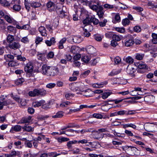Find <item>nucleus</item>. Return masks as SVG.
Here are the masks:
<instances>
[{
    "label": "nucleus",
    "mask_w": 157,
    "mask_h": 157,
    "mask_svg": "<svg viewBox=\"0 0 157 157\" xmlns=\"http://www.w3.org/2000/svg\"><path fill=\"white\" fill-rule=\"evenodd\" d=\"M121 148L123 151H126V150H127L128 154L129 155L131 156L135 155L136 151H139L138 149L136 147L131 146L125 145L122 146Z\"/></svg>",
    "instance_id": "nucleus-1"
},
{
    "label": "nucleus",
    "mask_w": 157,
    "mask_h": 157,
    "mask_svg": "<svg viewBox=\"0 0 157 157\" xmlns=\"http://www.w3.org/2000/svg\"><path fill=\"white\" fill-rule=\"evenodd\" d=\"M21 2L20 0H12L10 3V5H13V9L14 10L18 12L21 9L20 5Z\"/></svg>",
    "instance_id": "nucleus-2"
},
{
    "label": "nucleus",
    "mask_w": 157,
    "mask_h": 157,
    "mask_svg": "<svg viewBox=\"0 0 157 157\" xmlns=\"http://www.w3.org/2000/svg\"><path fill=\"white\" fill-rule=\"evenodd\" d=\"M137 64L138 67L137 71L139 73H144L148 69L147 65L144 63L140 62Z\"/></svg>",
    "instance_id": "nucleus-3"
},
{
    "label": "nucleus",
    "mask_w": 157,
    "mask_h": 157,
    "mask_svg": "<svg viewBox=\"0 0 157 157\" xmlns=\"http://www.w3.org/2000/svg\"><path fill=\"white\" fill-rule=\"evenodd\" d=\"M59 70L57 67H50L49 71L48 74V76H53L57 75L59 73Z\"/></svg>",
    "instance_id": "nucleus-4"
},
{
    "label": "nucleus",
    "mask_w": 157,
    "mask_h": 157,
    "mask_svg": "<svg viewBox=\"0 0 157 157\" xmlns=\"http://www.w3.org/2000/svg\"><path fill=\"white\" fill-rule=\"evenodd\" d=\"M21 47L20 43L18 42L13 41L9 44L8 47L11 49L15 50L19 49Z\"/></svg>",
    "instance_id": "nucleus-5"
},
{
    "label": "nucleus",
    "mask_w": 157,
    "mask_h": 157,
    "mask_svg": "<svg viewBox=\"0 0 157 157\" xmlns=\"http://www.w3.org/2000/svg\"><path fill=\"white\" fill-rule=\"evenodd\" d=\"M33 69V67L32 63L29 62L27 63L24 67L25 71L28 73H32Z\"/></svg>",
    "instance_id": "nucleus-6"
},
{
    "label": "nucleus",
    "mask_w": 157,
    "mask_h": 157,
    "mask_svg": "<svg viewBox=\"0 0 157 157\" xmlns=\"http://www.w3.org/2000/svg\"><path fill=\"white\" fill-rule=\"evenodd\" d=\"M93 137L95 139L100 140L103 138V135L102 133L94 130L92 135Z\"/></svg>",
    "instance_id": "nucleus-7"
},
{
    "label": "nucleus",
    "mask_w": 157,
    "mask_h": 157,
    "mask_svg": "<svg viewBox=\"0 0 157 157\" xmlns=\"http://www.w3.org/2000/svg\"><path fill=\"white\" fill-rule=\"evenodd\" d=\"M86 49L87 53L90 55H93L96 52V49L93 46L91 45L87 46Z\"/></svg>",
    "instance_id": "nucleus-8"
},
{
    "label": "nucleus",
    "mask_w": 157,
    "mask_h": 157,
    "mask_svg": "<svg viewBox=\"0 0 157 157\" xmlns=\"http://www.w3.org/2000/svg\"><path fill=\"white\" fill-rule=\"evenodd\" d=\"M50 67L48 66L46 64H44L43 65L41 68V73L44 75H48V71Z\"/></svg>",
    "instance_id": "nucleus-9"
},
{
    "label": "nucleus",
    "mask_w": 157,
    "mask_h": 157,
    "mask_svg": "<svg viewBox=\"0 0 157 157\" xmlns=\"http://www.w3.org/2000/svg\"><path fill=\"white\" fill-rule=\"evenodd\" d=\"M46 5L49 11L52 12L55 10V4L53 2L51 1L48 2Z\"/></svg>",
    "instance_id": "nucleus-10"
},
{
    "label": "nucleus",
    "mask_w": 157,
    "mask_h": 157,
    "mask_svg": "<svg viewBox=\"0 0 157 157\" xmlns=\"http://www.w3.org/2000/svg\"><path fill=\"white\" fill-rule=\"evenodd\" d=\"M66 7H63L62 9L59 10L57 12L58 14L59 17L62 18L65 17L66 15Z\"/></svg>",
    "instance_id": "nucleus-11"
},
{
    "label": "nucleus",
    "mask_w": 157,
    "mask_h": 157,
    "mask_svg": "<svg viewBox=\"0 0 157 157\" xmlns=\"http://www.w3.org/2000/svg\"><path fill=\"white\" fill-rule=\"evenodd\" d=\"M22 127L21 125H17L13 126L12 127L11 129L10 130V132L11 133H13V131L15 132H19L21 131Z\"/></svg>",
    "instance_id": "nucleus-12"
},
{
    "label": "nucleus",
    "mask_w": 157,
    "mask_h": 157,
    "mask_svg": "<svg viewBox=\"0 0 157 157\" xmlns=\"http://www.w3.org/2000/svg\"><path fill=\"white\" fill-rule=\"evenodd\" d=\"M134 41L132 38L126 39L124 43V45L127 47L132 46L134 44Z\"/></svg>",
    "instance_id": "nucleus-13"
},
{
    "label": "nucleus",
    "mask_w": 157,
    "mask_h": 157,
    "mask_svg": "<svg viewBox=\"0 0 157 157\" xmlns=\"http://www.w3.org/2000/svg\"><path fill=\"white\" fill-rule=\"evenodd\" d=\"M56 43V39L54 37H52L51 38L50 40H47L45 41V44L48 46H50L52 45H54Z\"/></svg>",
    "instance_id": "nucleus-14"
},
{
    "label": "nucleus",
    "mask_w": 157,
    "mask_h": 157,
    "mask_svg": "<svg viewBox=\"0 0 157 157\" xmlns=\"http://www.w3.org/2000/svg\"><path fill=\"white\" fill-rule=\"evenodd\" d=\"M23 131H26L28 132H33L34 130V128L32 127L29 124H26L22 127Z\"/></svg>",
    "instance_id": "nucleus-15"
},
{
    "label": "nucleus",
    "mask_w": 157,
    "mask_h": 157,
    "mask_svg": "<svg viewBox=\"0 0 157 157\" xmlns=\"http://www.w3.org/2000/svg\"><path fill=\"white\" fill-rule=\"evenodd\" d=\"M58 25V22L54 25H46V27L47 29L50 32H52V31L56 29Z\"/></svg>",
    "instance_id": "nucleus-16"
},
{
    "label": "nucleus",
    "mask_w": 157,
    "mask_h": 157,
    "mask_svg": "<svg viewBox=\"0 0 157 157\" xmlns=\"http://www.w3.org/2000/svg\"><path fill=\"white\" fill-rule=\"evenodd\" d=\"M136 70L133 67L128 66L126 70V72L128 74L131 75L132 76H135L134 73L136 71Z\"/></svg>",
    "instance_id": "nucleus-17"
},
{
    "label": "nucleus",
    "mask_w": 157,
    "mask_h": 157,
    "mask_svg": "<svg viewBox=\"0 0 157 157\" xmlns=\"http://www.w3.org/2000/svg\"><path fill=\"white\" fill-rule=\"evenodd\" d=\"M38 30L41 36H47L46 30L44 27L40 26Z\"/></svg>",
    "instance_id": "nucleus-18"
},
{
    "label": "nucleus",
    "mask_w": 157,
    "mask_h": 157,
    "mask_svg": "<svg viewBox=\"0 0 157 157\" xmlns=\"http://www.w3.org/2000/svg\"><path fill=\"white\" fill-rule=\"evenodd\" d=\"M99 10L97 12V14L98 15L100 19H102L104 14V12L103 11V8L101 6H100Z\"/></svg>",
    "instance_id": "nucleus-19"
},
{
    "label": "nucleus",
    "mask_w": 157,
    "mask_h": 157,
    "mask_svg": "<svg viewBox=\"0 0 157 157\" xmlns=\"http://www.w3.org/2000/svg\"><path fill=\"white\" fill-rule=\"evenodd\" d=\"M89 2L90 3L89 4H88V5L89 6L90 9L96 12L99 9V8H100V6H98L96 5H92V2L91 1H90Z\"/></svg>",
    "instance_id": "nucleus-20"
},
{
    "label": "nucleus",
    "mask_w": 157,
    "mask_h": 157,
    "mask_svg": "<svg viewBox=\"0 0 157 157\" xmlns=\"http://www.w3.org/2000/svg\"><path fill=\"white\" fill-rule=\"evenodd\" d=\"M37 89H34L32 91H30L28 93L29 96L34 97L38 96Z\"/></svg>",
    "instance_id": "nucleus-21"
},
{
    "label": "nucleus",
    "mask_w": 157,
    "mask_h": 157,
    "mask_svg": "<svg viewBox=\"0 0 157 157\" xmlns=\"http://www.w3.org/2000/svg\"><path fill=\"white\" fill-rule=\"evenodd\" d=\"M66 41V39L65 37L63 38L59 42L58 45V48L59 49H63L64 48L63 44Z\"/></svg>",
    "instance_id": "nucleus-22"
},
{
    "label": "nucleus",
    "mask_w": 157,
    "mask_h": 157,
    "mask_svg": "<svg viewBox=\"0 0 157 157\" xmlns=\"http://www.w3.org/2000/svg\"><path fill=\"white\" fill-rule=\"evenodd\" d=\"M121 21V17L119 13H117L114 17V19L112 21V22L114 24L120 22Z\"/></svg>",
    "instance_id": "nucleus-23"
},
{
    "label": "nucleus",
    "mask_w": 157,
    "mask_h": 157,
    "mask_svg": "<svg viewBox=\"0 0 157 157\" xmlns=\"http://www.w3.org/2000/svg\"><path fill=\"white\" fill-rule=\"evenodd\" d=\"M4 57L5 60L8 61L13 60L14 59V56L11 54L5 55Z\"/></svg>",
    "instance_id": "nucleus-24"
},
{
    "label": "nucleus",
    "mask_w": 157,
    "mask_h": 157,
    "mask_svg": "<svg viewBox=\"0 0 157 157\" xmlns=\"http://www.w3.org/2000/svg\"><path fill=\"white\" fill-rule=\"evenodd\" d=\"M7 41L8 43H10L14 40L15 38L14 36L13 35L9 34L7 36Z\"/></svg>",
    "instance_id": "nucleus-25"
},
{
    "label": "nucleus",
    "mask_w": 157,
    "mask_h": 157,
    "mask_svg": "<svg viewBox=\"0 0 157 157\" xmlns=\"http://www.w3.org/2000/svg\"><path fill=\"white\" fill-rule=\"evenodd\" d=\"M63 115V112L62 111H59L57 112L56 114L53 116L52 117L54 118L62 117Z\"/></svg>",
    "instance_id": "nucleus-26"
},
{
    "label": "nucleus",
    "mask_w": 157,
    "mask_h": 157,
    "mask_svg": "<svg viewBox=\"0 0 157 157\" xmlns=\"http://www.w3.org/2000/svg\"><path fill=\"white\" fill-rule=\"evenodd\" d=\"M77 2L79 4H82L83 5L87 6L88 4H89L90 1H88L87 0H77Z\"/></svg>",
    "instance_id": "nucleus-27"
},
{
    "label": "nucleus",
    "mask_w": 157,
    "mask_h": 157,
    "mask_svg": "<svg viewBox=\"0 0 157 157\" xmlns=\"http://www.w3.org/2000/svg\"><path fill=\"white\" fill-rule=\"evenodd\" d=\"M37 90L38 96L39 95L44 96L46 94V91L43 89H37Z\"/></svg>",
    "instance_id": "nucleus-28"
},
{
    "label": "nucleus",
    "mask_w": 157,
    "mask_h": 157,
    "mask_svg": "<svg viewBox=\"0 0 157 157\" xmlns=\"http://www.w3.org/2000/svg\"><path fill=\"white\" fill-rule=\"evenodd\" d=\"M4 18L6 21L9 23H11L13 22V18L11 17L10 15H5V14Z\"/></svg>",
    "instance_id": "nucleus-29"
},
{
    "label": "nucleus",
    "mask_w": 157,
    "mask_h": 157,
    "mask_svg": "<svg viewBox=\"0 0 157 157\" xmlns=\"http://www.w3.org/2000/svg\"><path fill=\"white\" fill-rule=\"evenodd\" d=\"M30 5L32 7L35 8L39 7L41 5V4L40 3L37 2H32L30 3Z\"/></svg>",
    "instance_id": "nucleus-30"
},
{
    "label": "nucleus",
    "mask_w": 157,
    "mask_h": 157,
    "mask_svg": "<svg viewBox=\"0 0 157 157\" xmlns=\"http://www.w3.org/2000/svg\"><path fill=\"white\" fill-rule=\"evenodd\" d=\"M130 23V21L128 18H125L122 20V23L124 26L128 25Z\"/></svg>",
    "instance_id": "nucleus-31"
},
{
    "label": "nucleus",
    "mask_w": 157,
    "mask_h": 157,
    "mask_svg": "<svg viewBox=\"0 0 157 157\" xmlns=\"http://www.w3.org/2000/svg\"><path fill=\"white\" fill-rule=\"evenodd\" d=\"M72 40L75 43H79L81 41V37L76 36H73Z\"/></svg>",
    "instance_id": "nucleus-32"
},
{
    "label": "nucleus",
    "mask_w": 157,
    "mask_h": 157,
    "mask_svg": "<svg viewBox=\"0 0 157 157\" xmlns=\"http://www.w3.org/2000/svg\"><path fill=\"white\" fill-rule=\"evenodd\" d=\"M90 23H93L94 25H97L99 23L98 20L94 17H90Z\"/></svg>",
    "instance_id": "nucleus-33"
},
{
    "label": "nucleus",
    "mask_w": 157,
    "mask_h": 157,
    "mask_svg": "<svg viewBox=\"0 0 157 157\" xmlns=\"http://www.w3.org/2000/svg\"><path fill=\"white\" fill-rule=\"evenodd\" d=\"M61 153H57L56 152H49L48 153V156L51 157H56V156L61 155Z\"/></svg>",
    "instance_id": "nucleus-34"
},
{
    "label": "nucleus",
    "mask_w": 157,
    "mask_h": 157,
    "mask_svg": "<svg viewBox=\"0 0 157 157\" xmlns=\"http://www.w3.org/2000/svg\"><path fill=\"white\" fill-rule=\"evenodd\" d=\"M57 140L59 142L62 143L63 142L68 141L69 140V139L68 138L66 137H62L58 138L57 139Z\"/></svg>",
    "instance_id": "nucleus-35"
},
{
    "label": "nucleus",
    "mask_w": 157,
    "mask_h": 157,
    "mask_svg": "<svg viewBox=\"0 0 157 157\" xmlns=\"http://www.w3.org/2000/svg\"><path fill=\"white\" fill-rule=\"evenodd\" d=\"M121 36L118 35H117L114 34L112 39L113 40L116 41H119L121 40Z\"/></svg>",
    "instance_id": "nucleus-36"
},
{
    "label": "nucleus",
    "mask_w": 157,
    "mask_h": 157,
    "mask_svg": "<svg viewBox=\"0 0 157 157\" xmlns=\"http://www.w3.org/2000/svg\"><path fill=\"white\" fill-rule=\"evenodd\" d=\"M90 60V58L87 56H82L81 59L82 61L86 63H88Z\"/></svg>",
    "instance_id": "nucleus-37"
},
{
    "label": "nucleus",
    "mask_w": 157,
    "mask_h": 157,
    "mask_svg": "<svg viewBox=\"0 0 157 157\" xmlns=\"http://www.w3.org/2000/svg\"><path fill=\"white\" fill-rule=\"evenodd\" d=\"M144 55L143 54L137 53L136 54L135 57L137 60H140L142 59Z\"/></svg>",
    "instance_id": "nucleus-38"
},
{
    "label": "nucleus",
    "mask_w": 157,
    "mask_h": 157,
    "mask_svg": "<svg viewBox=\"0 0 157 157\" xmlns=\"http://www.w3.org/2000/svg\"><path fill=\"white\" fill-rule=\"evenodd\" d=\"M2 103L3 106H7L10 104H13L11 100L10 99L2 101Z\"/></svg>",
    "instance_id": "nucleus-39"
},
{
    "label": "nucleus",
    "mask_w": 157,
    "mask_h": 157,
    "mask_svg": "<svg viewBox=\"0 0 157 157\" xmlns=\"http://www.w3.org/2000/svg\"><path fill=\"white\" fill-rule=\"evenodd\" d=\"M111 92H104L102 94V98L103 99H105L110 95Z\"/></svg>",
    "instance_id": "nucleus-40"
},
{
    "label": "nucleus",
    "mask_w": 157,
    "mask_h": 157,
    "mask_svg": "<svg viewBox=\"0 0 157 157\" xmlns=\"http://www.w3.org/2000/svg\"><path fill=\"white\" fill-rule=\"evenodd\" d=\"M123 99H120V100L115 99V100H109V101H105V103L109 104L108 103V101H114L115 104H118V103L122 101H123Z\"/></svg>",
    "instance_id": "nucleus-41"
},
{
    "label": "nucleus",
    "mask_w": 157,
    "mask_h": 157,
    "mask_svg": "<svg viewBox=\"0 0 157 157\" xmlns=\"http://www.w3.org/2000/svg\"><path fill=\"white\" fill-rule=\"evenodd\" d=\"M0 3L2 6H11L10 3L9 2L6 0H2V1L0 2Z\"/></svg>",
    "instance_id": "nucleus-42"
},
{
    "label": "nucleus",
    "mask_w": 157,
    "mask_h": 157,
    "mask_svg": "<svg viewBox=\"0 0 157 157\" xmlns=\"http://www.w3.org/2000/svg\"><path fill=\"white\" fill-rule=\"evenodd\" d=\"M71 103L69 101L63 102L60 105V106L62 107H65L67 106L68 105H69Z\"/></svg>",
    "instance_id": "nucleus-43"
},
{
    "label": "nucleus",
    "mask_w": 157,
    "mask_h": 157,
    "mask_svg": "<svg viewBox=\"0 0 157 157\" xmlns=\"http://www.w3.org/2000/svg\"><path fill=\"white\" fill-rule=\"evenodd\" d=\"M21 41L22 42L25 44H27L29 42V40L27 36L22 37Z\"/></svg>",
    "instance_id": "nucleus-44"
},
{
    "label": "nucleus",
    "mask_w": 157,
    "mask_h": 157,
    "mask_svg": "<svg viewBox=\"0 0 157 157\" xmlns=\"http://www.w3.org/2000/svg\"><path fill=\"white\" fill-rule=\"evenodd\" d=\"M83 23L84 24L89 25L91 24L90 21V17H86L83 21Z\"/></svg>",
    "instance_id": "nucleus-45"
},
{
    "label": "nucleus",
    "mask_w": 157,
    "mask_h": 157,
    "mask_svg": "<svg viewBox=\"0 0 157 157\" xmlns=\"http://www.w3.org/2000/svg\"><path fill=\"white\" fill-rule=\"evenodd\" d=\"M24 81V79L22 78L18 79L15 81V83L17 85H19Z\"/></svg>",
    "instance_id": "nucleus-46"
},
{
    "label": "nucleus",
    "mask_w": 157,
    "mask_h": 157,
    "mask_svg": "<svg viewBox=\"0 0 157 157\" xmlns=\"http://www.w3.org/2000/svg\"><path fill=\"white\" fill-rule=\"evenodd\" d=\"M41 101H35V102H33L32 103L33 106L35 107H38L40 106L41 105Z\"/></svg>",
    "instance_id": "nucleus-47"
},
{
    "label": "nucleus",
    "mask_w": 157,
    "mask_h": 157,
    "mask_svg": "<svg viewBox=\"0 0 157 157\" xmlns=\"http://www.w3.org/2000/svg\"><path fill=\"white\" fill-rule=\"evenodd\" d=\"M115 30L121 33H123L125 32V29L124 28L116 27Z\"/></svg>",
    "instance_id": "nucleus-48"
},
{
    "label": "nucleus",
    "mask_w": 157,
    "mask_h": 157,
    "mask_svg": "<svg viewBox=\"0 0 157 157\" xmlns=\"http://www.w3.org/2000/svg\"><path fill=\"white\" fill-rule=\"evenodd\" d=\"M29 122L28 121V120L26 117H23L20 121L19 124H24L29 123Z\"/></svg>",
    "instance_id": "nucleus-49"
},
{
    "label": "nucleus",
    "mask_w": 157,
    "mask_h": 157,
    "mask_svg": "<svg viewBox=\"0 0 157 157\" xmlns=\"http://www.w3.org/2000/svg\"><path fill=\"white\" fill-rule=\"evenodd\" d=\"M99 60V59L98 58L94 59L90 61L91 65L93 66L96 65L97 63L98 62Z\"/></svg>",
    "instance_id": "nucleus-50"
},
{
    "label": "nucleus",
    "mask_w": 157,
    "mask_h": 157,
    "mask_svg": "<svg viewBox=\"0 0 157 157\" xmlns=\"http://www.w3.org/2000/svg\"><path fill=\"white\" fill-rule=\"evenodd\" d=\"M56 85V84L55 83H50L46 85V87L49 89H52L54 88Z\"/></svg>",
    "instance_id": "nucleus-51"
},
{
    "label": "nucleus",
    "mask_w": 157,
    "mask_h": 157,
    "mask_svg": "<svg viewBox=\"0 0 157 157\" xmlns=\"http://www.w3.org/2000/svg\"><path fill=\"white\" fill-rule=\"evenodd\" d=\"M107 21L106 19H104L102 21H99V25L101 27H103L105 26Z\"/></svg>",
    "instance_id": "nucleus-52"
},
{
    "label": "nucleus",
    "mask_w": 157,
    "mask_h": 157,
    "mask_svg": "<svg viewBox=\"0 0 157 157\" xmlns=\"http://www.w3.org/2000/svg\"><path fill=\"white\" fill-rule=\"evenodd\" d=\"M43 39L42 37L36 36L35 39V43L36 44H38L43 40Z\"/></svg>",
    "instance_id": "nucleus-53"
},
{
    "label": "nucleus",
    "mask_w": 157,
    "mask_h": 157,
    "mask_svg": "<svg viewBox=\"0 0 157 157\" xmlns=\"http://www.w3.org/2000/svg\"><path fill=\"white\" fill-rule=\"evenodd\" d=\"M114 33L112 32H108L105 34V37L108 38H113Z\"/></svg>",
    "instance_id": "nucleus-54"
},
{
    "label": "nucleus",
    "mask_w": 157,
    "mask_h": 157,
    "mask_svg": "<svg viewBox=\"0 0 157 157\" xmlns=\"http://www.w3.org/2000/svg\"><path fill=\"white\" fill-rule=\"evenodd\" d=\"M22 143L20 141H18L15 142L14 144L17 147V148H21V145Z\"/></svg>",
    "instance_id": "nucleus-55"
},
{
    "label": "nucleus",
    "mask_w": 157,
    "mask_h": 157,
    "mask_svg": "<svg viewBox=\"0 0 157 157\" xmlns=\"http://www.w3.org/2000/svg\"><path fill=\"white\" fill-rule=\"evenodd\" d=\"M17 59L18 60H20L22 61H24L26 60V59L25 57L22 56L21 55H17Z\"/></svg>",
    "instance_id": "nucleus-56"
},
{
    "label": "nucleus",
    "mask_w": 157,
    "mask_h": 157,
    "mask_svg": "<svg viewBox=\"0 0 157 157\" xmlns=\"http://www.w3.org/2000/svg\"><path fill=\"white\" fill-rule=\"evenodd\" d=\"M126 62L129 63H132L133 62V59L130 56L127 57L125 59Z\"/></svg>",
    "instance_id": "nucleus-57"
},
{
    "label": "nucleus",
    "mask_w": 157,
    "mask_h": 157,
    "mask_svg": "<svg viewBox=\"0 0 157 157\" xmlns=\"http://www.w3.org/2000/svg\"><path fill=\"white\" fill-rule=\"evenodd\" d=\"M124 127L125 128L130 127L133 129H136V126L132 123L124 125Z\"/></svg>",
    "instance_id": "nucleus-58"
},
{
    "label": "nucleus",
    "mask_w": 157,
    "mask_h": 157,
    "mask_svg": "<svg viewBox=\"0 0 157 157\" xmlns=\"http://www.w3.org/2000/svg\"><path fill=\"white\" fill-rule=\"evenodd\" d=\"M93 117L97 119H102L103 116L99 113H94L93 115Z\"/></svg>",
    "instance_id": "nucleus-59"
},
{
    "label": "nucleus",
    "mask_w": 157,
    "mask_h": 157,
    "mask_svg": "<svg viewBox=\"0 0 157 157\" xmlns=\"http://www.w3.org/2000/svg\"><path fill=\"white\" fill-rule=\"evenodd\" d=\"M114 63L116 64H118L120 62L121 60V59L118 56H117L115 57L114 59Z\"/></svg>",
    "instance_id": "nucleus-60"
},
{
    "label": "nucleus",
    "mask_w": 157,
    "mask_h": 157,
    "mask_svg": "<svg viewBox=\"0 0 157 157\" xmlns=\"http://www.w3.org/2000/svg\"><path fill=\"white\" fill-rule=\"evenodd\" d=\"M5 28V22L3 19L0 18V28L4 29Z\"/></svg>",
    "instance_id": "nucleus-61"
},
{
    "label": "nucleus",
    "mask_w": 157,
    "mask_h": 157,
    "mask_svg": "<svg viewBox=\"0 0 157 157\" xmlns=\"http://www.w3.org/2000/svg\"><path fill=\"white\" fill-rule=\"evenodd\" d=\"M133 30L135 32L139 33L141 31V28L139 26H136L134 27Z\"/></svg>",
    "instance_id": "nucleus-62"
},
{
    "label": "nucleus",
    "mask_w": 157,
    "mask_h": 157,
    "mask_svg": "<svg viewBox=\"0 0 157 157\" xmlns=\"http://www.w3.org/2000/svg\"><path fill=\"white\" fill-rule=\"evenodd\" d=\"M83 30L84 31L83 34L84 36L86 37H89L90 35V33L86 29L84 28Z\"/></svg>",
    "instance_id": "nucleus-63"
},
{
    "label": "nucleus",
    "mask_w": 157,
    "mask_h": 157,
    "mask_svg": "<svg viewBox=\"0 0 157 157\" xmlns=\"http://www.w3.org/2000/svg\"><path fill=\"white\" fill-rule=\"evenodd\" d=\"M81 57V55L80 54H77L73 57V59L75 61H77L78 60L80 59Z\"/></svg>",
    "instance_id": "nucleus-64"
}]
</instances>
